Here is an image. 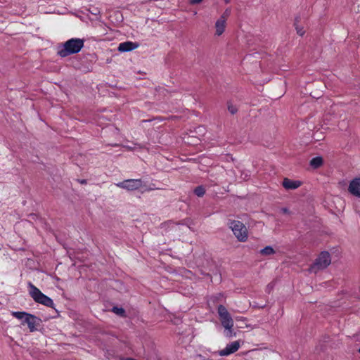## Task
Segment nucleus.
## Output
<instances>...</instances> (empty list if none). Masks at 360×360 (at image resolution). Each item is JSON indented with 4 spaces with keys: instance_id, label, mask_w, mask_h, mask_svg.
<instances>
[{
    "instance_id": "obj_5",
    "label": "nucleus",
    "mask_w": 360,
    "mask_h": 360,
    "mask_svg": "<svg viewBox=\"0 0 360 360\" xmlns=\"http://www.w3.org/2000/svg\"><path fill=\"white\" fill-rule=\"evenodd\" d=\"M330 262L331 258L330 254L326 251L322 252L310 267V271L316 273L319 270L326 269L330 265Z\"/></svg>"
},
{
    "instance_id": "obj_3",
    "label": "nucleus",
    "mask_w": 360,
    "mask_h": 360,
    "mask_svg": "<svg viewBox=\"0 0 360 360\" xmlns=\"http://www.w3.org/2000/svg\"><path fill=\"white\" fill-rule=\"evenodd\" d=\"M29 288L30 295L34 300V302L43 304L46 307H53V301L50 297L41 292V291L32 283H29Z\"/></svg>"
},
{
    "instance_id": "obj_9",
    "label": "nucleus",
    "mask_w": 360,
    "mask_h": 360,
    "mask_svg": "<svg viewBox=\"0 0 360 360\" xmlns=\"http://www.w3.org/2000/svg\"><path fill=\"white\" fill-rule=\"evenodd\" d=\"M240 344L238 340L232 342L228 344L226 347L219 352V354L220 356H229L236 351L240 348Z\"/></svg>"
},
{
    "instance_id": "obj_10",
    "label": "nucleus",
    "mask_w": 360,
    "mask_h": 360,
    "mask_svg": "<svg viewBox=\"0 0 360 360\" xmlns=\"http://www.w3.org/2000/svg\"><path fill=\"white\" fill-rule=\"evenodd\" d=\"M226 25V17L221 15L220 18L215 22V35L221 36L225 31Z\"/></svg>"
},
{
    "instance_id": "obj_8",
    "label": "nucleus",
    "mask_w": 360,
    "mask_h": 360,
    "mask_svg": "<svg viewBox=\"0 0 360 360\" xmlns=\"http://www.w3.org/2000/svg\"><path fill=\"white\" fill-rule=\"evenodd\" d=\"M348 191L352 195L360 198V176L350 181Z\"/></svg>"
},
{
    "instance_id": "obj_13",
    "label": "nucleus",
    "mask_w": 360,
    "mask_h": 360,
    "mask_svg": "<svg viewBox=\"0 0 360 360\" xmlns=\"http://www.w3.org/2000/svg\"><path fill=\"white\" fill-rule=\"evenodd\" d=\"M323 164V159L321 157H316L311 160L310 165L314 168H318Z\"/></svg>"
},
{
    "instance_id": "obj_2",
    "label": "nucleus",
    "mask_w": 360,
    "mask_h": 360,
    "mask_svg": "<svg viewBox=\"0 0 360 360\" xmlns=\"http://www.w3.org/2000/svg\"><path fill=\"white\" fill-rule=\"evenodd\" d=\"M217 311L221 325L225 328V336L227 338L235 336L236 333L233 331V320L226 308L223 305H219Z\"/></svg>"
},
{
    "instance_id": "obj_12",
    "label": "nucleus",
    "mask_w": 360,
    "mask_h": 360,
    "mask_svg": "<svg viewBox=\"0 0 360 360\" xmlns=\"http://www.w3.org/2000/svg\"><path fill=\"white\" fill-rule=\"evenodd\" d=\"M139 45L132 41H124L119 44L118 51L121 52H127L134 50L138 48Z\"/></svg>"
},
{
    "instance_id": "obj_4",
    "label": "nucleus",
    "mask_w": 360,
    "mask_h": 360,
    "mask_svg": "<svg viewBox=\"0 0 360 360\" xmlns=\"http://www.w3.org/2000/svg\"><path fill=\"white\" fill-rule=\"evenodd\" d=\"M230 229L239 241L245 242L248 239V230L245 226L239 221H231L229 223Z\"/></svg>"
},
{
    "instance_id": "obj_7",
    "label": "nucleus",
    "mask_w": 360,
    "mask_h": 360,
    "mask_svg": "<svg viewBox=\"0 0 360 360\" xmlns=\"http://www.w3.org/2000/svg\"><path fill=\"white\" fill-rule=\"evenodd\" d=\"M40 319L34 315L28 314L25 319L22 321V324L26 323L30 332H34L37 330V326L39 325Z\"/></svg>"
},
{
    "instance_id": "obj_19",
    "label": "nucleus",
    "mask_w": 360,
    "mask_h": 360,
    "mask_svg": "<svg viewBox=\"0 0 360 360\" xmlns=\"http://www.w3.org/2000/svg\"><path fill=\"white\" fill-rule=\"evenodd\" d=\"M296 30H297V33L300 35V36H303L304 34V30L302 27H299L298 26L296 25Z\"/></svg>"
},
{
    "instance_id": "obj_11",
    "label": "nucleus",
    "mask_w": 360,
    "mask_h": 360,
    "mask_svg": "<svg viewBox=\"0 0 360 360\" xmlns=\"http://www.w3.org/2000/svg\"><path fill=\"white\" fill-rule=\"evenodd\" d=\"M282 185L286 190H294L301 186V182L297 180H291L290 179L285 178L283 181Z\"/></svg>"
},
{
    "instance_id": "obj_6",
    "label": "nucleus",
    "mask_w": 360,
    "mask_h": 360,
    "mask_svg": "<svg viewBox=\"0 0 360 360\" xmlns=\"http://www.w3.org/2000/svg\"><path fill=\"white\" fill-rule=\"evenodd\" d=\"M116 186L119 188L132 191L142 187L143 181L141 179H130L119 182L116 184Z\"/></svg>"
},
{
    "instance_id": "obj_25",
    "label": "nucleus",
    "mask_w": 360,
    "mask_h": 360,
    "mask_svg": "<svg viewBox=\"0 0 360 360\" xmlns=\"http://www.w3.org/2000/svg\"><path fill=\"white\" fill-rule=\"evenodd\" d=\"M81 183H82V184H84V183H86V181H85V180H83V181H81Z\"/></svg>"
},
{
    "instance_id": "obj_14",
    "label": "nucleus",
    "mask_w": 360,
    "mask_h": 360,
    "mask_svg": "<svg viewBox=\"0 0 360 360\" xmlns=\"http://www.w3.org/2000/svg\"><path fill=\"white\" fill-rule=\"evenodd\" d=\"M261 254L263 255H273L275 251L271 246H266L264 248L262 249L260 251Z\"/></svg>"
},
{
    "instance_id": "obj_26",
    "label": "nucleus",
    "mask_w": 360,
    "mask_h": 360,
    "mask_svg": "<svg viewBox=\"0 0 360 360\" xmlns=\"http://www.w3.org/2000/svg\"><path fill=\"white\" fill-rule=\"evenodd\" d=\"M359 352L360 353V348L359 349Z\"/></svg>"
},
{
    "instance_id": "obj_24",
    "label": "nucleus",
    "mask_w": 360,
    "mask_h": 360,
    "mask_svg": "<svg viewBox=\"0 0 360 360\" xmlns=\"http://www.w3.org/2000/svg\"><path fill=\"white\" fill-rule=\"evenodd\" d=\"M226 4H229L230 2V0H224Z\"/></svg>"
},
{
    "instance_id": "obj_23",
    "label": "nucleus",
    "mask_w": 360,
    "mask_h": 360,
    "mask_svg": "<svg viewBox=\"0 0 360 360\" xmlns=\"http://www.w3.org/2000/svg\"><path fill=\"white\" fill-rule=\"evenodd\" d=\"M126 360H136V359H133V358H131V357H129V358H127Z\"/></svg>"
},
{
    "instance_id": "obj_18",
    "label": "nucleus",
    "mask_w": 360,
    "mask_h": 360,
    "mask_svg": "<svg viewBox=\"0 0 360 360\" xmlns=\"http://www.w3.org/2000/svg\"><path fill=\"white\" fill-rule=\"evenodd\" d=\"M228 110H229V111L232 115H233V114H235V113H236V112H237L238 109H237V108H236L235 105H232L231 103H229V104H228Z\"/></svg>"
},
{
    "instance_id": "obj_20",
    "label": "nucleus",
    "mask_w": 360,
    "mask_h": 360,
    "mask_svg": "<svg viewBox=\"0 0 360 360\" xmlns=\"http://www.w3.org/2000/svg\"><path fill=\"white\" fill-rule=\"evenodd\" d=\"M202 1V0H190V3L191 4H200Z\"/></svg>"
},
{
    "instance_id": "obj_17",
    "label": "nucleus",
    "mask_w": 360,
    "mask_h": 360,
    "mask_svg": "<svg viewBox=\"0 0 360 360\" xmlns=\"http://www.w3.org/2000/svg\"><path fill=\"white\" fill-rule=\"evenodd\" d=\"M194 193L196 195L201 197L205 194V190L204 187L200 186H198L197 188H195Z\"/></svg>"
},
{
    "instance_id": "obj_21",
    "label": "nucleus",
    "mask_w": 360,
    "mask_h": 360,
    "mask_svg": "<svg viewBox=\"0 0 360 360\" xmlns=\"http://www.w3.org/2000/svg\"><path fill=\"white\" fill-rule=\"evenodd\" d=\"M229 13H230V10L226 9V10L225 11V12H224L222 15H224L226 17V18H228V16H229Z\"/></svg>"
},
{
    "instance_id": "obj_16",
    "label": "nucleus",
    "mask_w": 360,
    "mask_h": 360,
    "mask_svg": "<svg viewBox=\"0 0 360 360\" xmlns=\"http://www.w3.org/2000/svg\"><path fill=\"white\" fill-rule=\"evenodd\" d=\"M112 311L122 317H124L126 316L125 310L122 307H113Z\"/></svg>"
},
{
    "instance_id": "obj_15",
    "label": "nucleus",
    "mask_w": 360,
    "mask_h": 360,
    "mask_svg": "<svg viewBox=\"0 0 360 360\" xmlns=\"http://www.w3.org/2000/svg\"><path fill=\"white\" fill-rule=\"evenodd\" d=\"M28 313L24 311H14L13 312V316L20 320H24Z\"/></svg>"
},
{
    "instance_id": "obj_22",
    "label": "nucleus",
    "mask_w": 360,
    "mask_h": 360,
    "mask_svg": "<svg viewBox=\"0 0 360 360\" xmlns=\"http://www.w3.org/2000/svg\"><path fill=\"white\" fill-rule=\"evenodd\" d=\"M281 211L283 212V213H288V210L287 208H282L281 209Z\"/></svg>"
},
{
    "instance_id": "obj_1",
    "label": "nucleus",
    "mask_w": 360,
    "mask_h": 360,
    "mask_svg": "<svg viewBox=\"0 0 360 360\" xmlns=\"http://www.w3.org/2000/svg\"><path fill=\"white\" fill-rule=\"evenodd\" d=\"M84 46V40L79 38H71L58 46V55L62 58L79 53Z\"/></svg>"
}]
</instances>
